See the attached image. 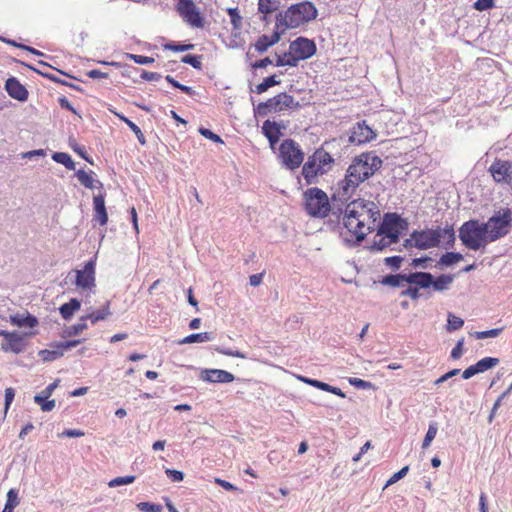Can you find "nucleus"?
Masks as SVG:
<instances>
[{
  "label": "nucleus",
  "mask_w": 512,
  "mask_h": 512,
  "mask_svg": "<svg viewBox=\"0 0 512 512\" xmlns=\"http://www.w3.org/2000/svg\"><path fill=\"white\" fill-rule=\"evenodd\" d=\"M380 220L379 207L370 200L355 199L345 207L342 223L350 236L349 240L362 241L373 231Z\"/></svg>",
  "instance_id": "1"
},
{
  "label": "nucleus",
  "mask_w": 512,
  "mask_h": 512,
  "mask_svg": "<svg viewBox=\"0 0 512 512\" xmlns=\"http://www.w3.org/2000/svg\"><path fill=\"white\" fill-rule=\"evenodd\" d=\"M383 161L374 152H363L353 158L348 166L344 179L340 182L342 195L350 197L367 179L372 177L381 167Z\"/></svg>",
  "instance_id": "2"
},
{
  "label": "nucleus",
  "mask_w": 512,
  "mask_h": 512,
  "mask_svg": "<svg viewBox=\"0 0 512 512\" xmlns=\"http://www.w3.org/2000/svg\"><path fill=\"white\" fill-rule=\"evenodd\" d=\"M334 164L333 156L321 146L308 156L301 174L307 185L317 184L320 177L333 169Z\"/></svg>",
  "instance_id": "3"
},
{
  "label": "nucleus",
  "mask_w": 512,
  "mask_h": 512,
  "mask_svg": "<svg viewBox=\"0 0 512 512\" xmlns=\"http://www.w3.org/2000/svg\"><path fill=\"white\" fill-rule=\"evenodd\" d=\"M318 11L310 1H302L291 5L283 13L276 16L285 30L298 28L301 25L316 19Z\"/></svg>",
  "instance_id": "4"
},
{
  "label": "nucleus",
  "mask_w": 512,
  "mask_h": 512,
  "mask_svg": "<svg viewBox=\"0 0 512 512\" xmlns=\"http://www.w3.org/2000/svg\"><path fill=\"white\" fill-rule=\"evenodd\" d=\"M441 238L446 239L448 244L453 243L455 241L453 227L413 231L410 238L406 240L405 246L425 250L437 247Z\"/></svg>",
  "instance_id": "5"
},
{
  "label": "nucleus",
  "mask_w": 512,
  "mask_h": 512,
  "mask_svg": "<svg viewBox=\"0 0 512 512\" xmlns=\"http://www.w3.org/2000/svg\"><path fill=\"white\" fill-rule=\"evenodd\" d=\"M316 51V44L313 40L298 37L290 43L287 52L277 56L276 66L295 67L301 60L312 57Z\"/></svg>",
  "instance_id": "6"
},
{
  "label": "nucleus",
  "mask_w": 512,
  "mask_h": 512,
  "mask_svg": "<svg viewBox=\"0 0 512 512\" xmlns=\"http://www.w3.org/2000/svg\"><path fill=\"white\" fill-rule=\"evenodd\" d=\"M459 238L463 245L474 251L484 249L491 243L484 223L476 219L462 224L459 229Z\"/></svg>",
  "instance_id": "7"
},
{
  "label": "nucleus",
  "mask_w": 512,
  "mask_h": 512,
  "mask_svg": "<svg viewBox=\"0 0 512 512\" xmlns=\"http://www.w3.org/2000/svg\"><path fill=\"white\" fill-rule=\"evenodd\" d=\"M303 204L306 213L314 218H326L331 212L327 193L318 187H311L304 191Z\"/></svg>",
  "instance_id": "8"
},
{
  "label": "nucleus",
  "mask_w": 512,
  "mask_h": 512,
  "mask_svg": "<svg viewBox=\"0 0 512 512\" xmlns=\"http://www.w3.org/2000/svg\"><path fill=\"white\" fill-rule=\"evenodd\" d=\"M484 226L491 242L507 236L512 229V210L508 207L500 208L484 222Z\"/></svg>",
  "instance_id": "9"
},
{
  "label": "nucleus",
  "mask_w": 512,
  "mask_h": 512,
  "mask_svg": "<svg viewBox=\"0 0 512 512\" xmlns=\"http://www.w3.org/2000/svg\"><path fill=\"white\" fill-rule=\"evenodd\" d=\"M296 106H298V103H295L293 96L282 92L269 98L265 102H260L254 107V114L256 117H265L269 114L280 113Z\"/></svg>",
  "instance_id": "10"
},
{
  "label": "nucleus",
  "mask_w": 512,
  "mask_h": 512,
  "mask_svg": "<svg viewBox=\"0 0 512 512\" xmlns=\"http://www.w3.org/2000/svg\"><path fill=\"white\" fill-rule=\"evenodd\" d=\"M278 157L283 166L289 170H295L303 163L304 152L295 140L285 139L279 146Z\"/></svg>",
  "instance_id": "11"
},
{
  "label": "nucleus",
  "mask_w": 512,
  "mask_h": 512,
  "mask_svg": "<svg viewBox=\"0 0 512 512\" xmlns=\"http://www.w3.org/2000/svg\"><path fill=\"white\" fill-rule=\"evenodd\" d=\"M407 223L396 213L385 214L382 223L379 226L381 234H385L387 239L390 241L399 240V236L404 229H406Z\"/></svg>",
  "instance_id": "12"
},
{
  "label": "nucleus",
  "mask_w": 512,
  "mask_h": 512,
  "mask_svg": "<svg viewBox=\"0 0 512 512\" xmlns=\"http://www.w3.org/2000/svg\"><path fill=\"white\" fill-rule=\"evenodd\" d=\"M177 12L190 26L202 28L204 19L192 0H178Z\"/></svg>",
  "instance_id": "13"
},
{
  "label": "nucleus",
  "mask_w": 512,
  "mask_h": 512,
  "mask_svg": "<svg viewBox=\"0 0 512 512\" xmlns=\"http://www.w3.org/2000/svg\"><path fill=\"white\" fill-rule=\"evenodd\" d=\"M285 31L286 30L281 25V22L279 23V21L276 20L272 33L270 35L263 34L259 36L253 44V48L259 54L266 52L269 48L276 45L281 40Z\"/></svg>",
  "instance_id": "14"
},
{
  "label": "nucleus",
  "mask_w": 512,
  "mask_h": 512,
  "mask_svg": "<svg viewBox=\"0 0 512 512\" xmlns=\"http://www.w3.org/2000/svg\"><path fill=\"white\" fill-rule=\"evenodd\" d=\"M489 172L496 183L510 184L512 181V163L495 159L489 167Z\"/></svg>",
  "instance_id": "15"
},
{
  "label": "nucleus",
  "mask_w": 512,
  "mask_h": 512,
  "mask_svg": "<svg viewBox=\"0 0 512 512\" xmlns=\"http://www.w3.org/2000/svg\"><path fill=\"white\" fill-rule=\"evenodd\" d=\"M26 346L25 335L18 332H9L1 343V350L6 353L20 354L25 350Z\"/></svg>",
  "instance_id": "16"
},
{
  "label": "nucleus",
  "mask_w": 512,
  "mask_h": 512,
  "mask_svg": "<svg viewBox=\"0 0 512 512\" xmlns=\"http://www.w3.org/2000/svg\"><path fill=\"white\" fill-rule=\"evenodd\" d=\"M76 285L77 287L87 290L95 286V264L89 261L81 270H76Z\"/></svg>",
  "instance_id": "17"
},
{
  "label": "nucleus",
  "mask_w": 512,
  "mask_h": 512,
  "mask_svg": "<svg viewBox=\"0 0 512 512\" xmlns=\"http://www.w3.org/2000/svg\"><path fill=\"white\" fill-rule=\"evenodd\" d=\"M376 138V133L365 121L358 122L352 129L350 141L358 145L368 143Z\"/></svg>",
  "instance_id": "18"
},
{
  "label": "nucleus",
  "mask_w": 512,
  "mask_h": 512,
  "mask_svg": "<svg viewBox=\"0 0 512 512\" xmlns=\"http://www.w3.org/2000/svg\"><path fill=\"white\" fill-rule=\"evenodd\" d=\"M59 380L49 384L40 394L34 396V401L37 403L42 411L48 412L54 409L55 400H48L52 395L55 388L58 386Z\"/></svg>",
  "instance_id": "19"
},
{
  "label": "nucleus",
  "mask_w": 512,
  "mask_h": 512,
  "mask_svg": "<svg viewBox=\"0 0 512 512\" xmlns=\"http://www.w3.org/2000/svg\"><path fill=\"white\" fill-rule=\"evenodd\" d=\"M5 90L8 95L18 101H26L28 99L27 89L15 77L8 78L5 83Z\"/></svg>",
  "instance_id": "20"
},
{
  "label": "nucleus",
  "mask_w": 512,
  "mask_h": 512,
  "mask_svg": "<svg viewBox=\"0 0 512 512\" xmlns=\"http://www.w3.org/2000/svg\"><path fill=\"white\" fill-rule=\"evenodd\" d=\"M94 204V220L97 221L101 226L107 224L108 215L105 208V195L99 193L93 197Z\"/></svg>",
  "instance_id": "21"
},
{
  "label": "nucleus",
  "mask_w": 512,
  "mask_h": 512,
  "mask_svg": "<svg viewBox=\"0 0 512 512\" xmlns=\"http://www.w3.org/2000/svg\"><path fill=\"white\" fill-rule=\"evenodd\" d=\"M203 379L212 383H229L234 380V375L225 370L210 369L205 371Z\"/></svg>",
  "instance_id": "22"
},
{
  "label": "nucleus",
  "mask_w": 512,
  "mask_h": 512,
  "mask_svg": "<svg viewBox=\"0 0 512 512\" xmlns=\"http://www.w3.org/2000/svg\"><path fill=\"white\" fill-rule=\"evenodd\" d=\"M263 134L269 140L270 145L273 147L280 139L281 128L278 123L271 120H266L262 126Z\"/></svg>",
  "instance_id": "23"
},
{
  "label": "nucleus",
  "mask_w": 512,
  "mask_h": 512,
  "mask_svg": "<svg viewBox=\"0 0 512 512\" xmlns=\"http://www.w3.org/2000/svg\"><path fill=\"white\" fill-rule=\"evenodd\" d=\"M280 7L279 0H258L257 10L261 20L265 21L268 16L278 11Z\"/></svg>",
  "instance_id": "24"
},
{
  "label": "nucleus",
  "mask_w": 512,
  "mask_h": 512,
  "mask_svg": "<svg viewBox=\"0 0 512 512\" xmlns=\"http://www.w3.org/2000/svg\"><path fill=\"white\" fill-rule=\"evenodd\" d=\"M406 282L419 288H428L432 283V274L428 272H414L406 275Z\"/></svg>",
  "instance_id": "25"
},
{
  "label": "nucleus",
  "mask_w": 512,
  "mask_h": 512,
  "mask_svg": "<svg viewBox=\"0 0 512 512\" xmlns=\"http://www.w3.org/2000/svg\"><path fill=\"white\" fill-rule=\"evenodd\" d=\"M76 177L79 182L86 188L94 189V188H102L103 184L94 178L93 171L86 172L83 169H79L76 172Z\"/></svg>",
  "instance_id": "26"
},
{
  "label": "nucleus",
  "mask_w": 512,
  "mask_h": 512,
  "mask_svg": "<svg viewBox=\"0 0 512 512\" xmlns=\"http://www.w3.org/2000/svg\"><path fill=\"white\" fill-rule=\"evenodd\" d=\"M64 355L59 342L50 345L49 349L39 351V356L44 362H52Z\"/></svg>",
  "instance_id": "27"
},
{
  "label": "nucleus",
  "mask_w": 512,
  "mask_h": 512,
  "mask_svg": "<svg viewBox=\"0 0 512 512\" xmlns=\"http://www.w3.org/2000/svg\"><path fill=\"white\" fill-rule=\"evenodd\" d=\"M10 321L12 324L18 326V327H30L33 328L38 324V321L36 317L27 314H16L14 316H11Z\"/></svg>",
  "instance_id": "28"
},
{
  "label": "nucleus",
  "mask_w": 512,
  "mask_h": 512,
  "mask_svg": "<svg viewBox=\"0 0 512 512\" xmlns=\"http://www.w3.org/2000/svg\"><path fill=\"white\" fill-rule=\"evenodd\" d=\"M226 12L230 17V23L232 25V30L235 33H240V31L243 28V17L240 14L238 7L227 8Z\"/></svg>",
  "instance_id": "29"
},
{
  "label": "nucleus",
  "mask_w": 512,
  "mask_h": 512,
  "mask_svg": "<svg viewBox=\"0 0 512 512\" xmlns=\"http://www.w3.org/2000/svg\"><path fill=\"white\" fill-rule=\"evenodd\" d=\"M81 307L79 300L72 298L69 302L64 303L60 306L59 311L63 319H70L73 314L78 311Z\"/></svg>",
  "instance_id": "30"
},
{
  "label": "nucleus",
  "mask_w": 512,
  "mask_h": 512,
  "mask_svg": "<svg viewBox=\"0 0 512 512\" xmlns=\"http://www.w3.org/2000/svg\"><path fill=\"white\" fill-rule=\"evenodd\" d=\"M454 280V276L450 274H442L438 276L436 279L432 277V283L431 286L435 291H445L449 289L450 285L452 284Z\"/></svg>",
  "instance_id": "31"
},
{
  "label": "nucleus",
  "mask_w": 512,
  "mask_h": 512,
  "mask_svg": "<svg viewBox=\"0 0 512 512\" xmlns=\"http://www.w3.org/2000/svg\"><path fill=\"white\" fill-rule=\"evenodd\" d=\"M110 315V303L106 302V304L103 307H101L97 311H93L92 313L85 315L84 317H87V320H90L92 324H95L98 321L105 320Z\"/></svg>",
  "instance_id": "32"
},
{
  "label": "nucleus",
  "mask_w": 512,
  "mask_h": 512,
  "mask_svg": "<svg viewBox=\"0 0 512 512\" xmlns=\"http://www.w3.org/2000/svg\"><path fill=\"white\" fill-rule=\"evenodd\" d=\"M213 339V336L209 332H201L190 334L179 341V344H191L196 342H208Z\"/></svg>",
  "instance_id": "33"
},
{
  "label": "nucleus",
  "mask_w": 512,
  "mask_h": 512,
  "mask_svg": "<svg viewBox=\"0 0 512 512\" xmlns=\"http://www.w3.org/2000/svg\"><path fill=\"white\" fill-rule=\"evenodd\" d=\"M19 503L18 491L16 489H10L7 492V500L2 512H14V509L19 505Z\"/></svg>",
  "instance_id": "34"
},
{
  "label": "nucleus",
  "mask_w": 512,
  "mask_h": 512,
  "mask_svg": "<svg viewBox=\"0 0 512 512\" xmlns=\"http://www.w3.org/2000/svg\"><path fill=\"white\" fill-rule=\"evenodd\" d=\"M396 243L395 241H390V239H387L386 238V235L385 234H381V231L378 229L375 237H374V240H373V243H372V249L374 250H378V251H381L387 247H389L390 245Z\"/></svg>",
  "instance_id": "35"
},
{
  "label": "nucleus",
  "mask_w": 512,
  "mask_h": 512,
  "mask_svg": "<svg viewBox=\"0 0 512 512\" xmlns=\"http://www.w3.org/2000/svg\"><path fill=\"white\" fill-rule=\"evenodd\" d=\"M498 363H499L498 358L485 357V358L479 360L475 365L478 370V373H483V372L487 371L488 369L495 367Z\"/></svg>",
  "instance_id": "36"
},
{
  "label": "nucleus",
  "mask_w": 512,
  "mask_h": 512,
  "mask_svg": "<svg viewBox=\"0 0 512 512\" xmlns=\"http://www.w3.org/2000/svg\"><path fill=\"white\" fill-rule=\"evenodd\" d=\"M280 83L279 80L276 79L275 75L269 76L263 80V82L259 83L255 87V92L257 94H262L266 92L270 87L276 86Z\"/></svg>",
  "instance_id": "37"
},
{
  "label": "nucleus",
  "mask_w": 512,
  "mask_h": 512,
  "mask_svg": "<svg viewBox=\"0 0 512 512\" xmlns=\"http://www.w3.org/2000/svg\"><path fill=\"white\" fill-rule=\"evenodd\" d=\"M463 259L462 254L457 252H447L440 257L439 263L444 266H451Z\"/></svg>",
  "instance_id": "38"
},
{
  "label": "nucleus",
  "mask_w": 512,
  "mask_h": 512,
  "mask_svg": "<svg viewBox=\"0 0 512 512\" xmlns=\"http://www.w3.org/2000/svg\"><path fill=\"white\" fill-rule=\"evenodd\" d=\"M464 321L451 313L448 314L446 329L448 332L459 330L463 327Z\"/></svg>",
  "instance_id": "39"
},
{
  "label": "nucleus",
  "mask_w": 512,
  "mask_h": 512,
  "mask_svg": "<svg viewBox=\"0 0 512 512\" xmlns=\"http://www.w3.org/2000/svg\"><path fill=\"white\" fill-rule=\"evenodd\" d=\"M52 158L57 163L63 164L66 168L74 169V162L69 154L64 152H57L53 154Z\"/></svg>",
  "instance_id": "40"
},
{
  "label": "nucleus",
  "mask_w": 512,
  "mask_h": 512,
  "mask_svg": "<svg viewBox=\"0 0 512 512\" xmlns=\"http://www.w3.org/2000/svg\"><path fill=\"white\" fill-rule=\"evenodd\" d=\"M402 282H406V275H388L385 276L382 280V283L385 285L397 287L402 284Z\"/></svg>",
  "instance_id": "41"
},
{
  "label": "nucleus",
  "mask_w": 512,
  "mask_h": 512,
  "mask_svg": "<svg viewBox=\"0 0 512 512\" xmlns=\"http://www.w3.org/2000/svg\"><path fill=\"white\" fill-rule=\"evenodd\" d=\"M86 321H87V317L82 316L79 319V322L77 324H74L70 327L68 334L70 336H76V335L81 334L84 330H86L88 328Z\"/></svg>",
  "instance_id": "42"
},
{
  "label": "nucleus",
  "mask_w": 512,
  "mask_h": 512,
  "mask_svg": "<svg viewBox=\"0 0 512 512\" xmlns=\"http://www.w3.org/2000/svg\"><path fill=\"white\" fill-rule=\"evenodd\" d=\"M202 56L201 55H185L182 57L181 61L185 64L191 65L193 68L201 70L202 69Z\"/></svg>",
  "instance_id": "43"
},
{
  "label": "nucleus",
  "mask_w": 512,
  "mask_h": 512,
  "mask_svg": "<svg viewBox=\"0 0 512 512\" xmlns=\"http://www.w3.org/2000/svg\"><path fill=\"white\" fill-rule=\"evenodd\" d=\"M136 479V476L134 475H127L123 477H116L109 481L108 486L113 488L121 485H128L132 484Z\"/></svg>",
  "instance_id": "44"
},
{
  "label": "nucleus",
  "mask_w": 512,
  "mask_h": 512,
  "mask_svg": "<svg viewBox=\"0 0 512 512\" xmlns=\"http://www.w3.org/2000/svg\"><path fill=\"white\" fill-rule=\"evenodd\" d=\"M437 431H438V429H437V426L435 423L429 425L428 431L425 435V438H424L423 444H422V447L424 449L427 448L428 446H430L431 442L436 437Z\"/></svg>",
  "instance_id": "45"
},
{
  "label": "nucleus",
  "mask_w": 512,
  "mask_h": 512,
  "mask_svg": "<svg viewBox=\"0 0 512 512\" xmlns=\"http://www.w3.org/2000/svg\"><path fill=\"white\" fill-rule=\"evenodd\" d=\"M163 47L165 50H171L174 52H183V51L192 50L194 48V45L193 44H178V43L171 42V43L165 44Z\"/></svg>",
  "instance_id": "46"
},
{
  "label": "nucleus",
  "mask_w": 512,
  "mask_h": 512,
  "mask_svg": "<svg viewBox=\"0 0 512 512\" xmlns=\"http://www.w3.org/2000/svg\"><path fill=\"white\" fill-rule=\"evenodd\" d=\"M137 508L141 512H162L163 510L161 505L149 502H140L137 504Z\"/></svg>",
  "instance_id": "47"
},
{
  "label": "nucleus",
  "mask_w": 512,
  "mask_h": 512,
  "mask_svg": "<svg viewBox=\"0 0 512 512\" xmlns=\"http://www.w3.org/2000/svg\"><path fill=\"white\" fill-rule=\"evenodd\" d=\"M126 58L133 60L135 63L140 65H147L152 64L154 62L153 57L144 56V55H137V54H126Z\"/></svg>",
  "instance_id": "48"
},
{
  "label": "nucleus",
  "mask_w": 512,
  "mask_h": 512,
  "mask_svg": "<svg viewBox=\"0 0 512 512\" xmlns=\"http://www.w3.org/2000/svg\"><path fill=\"white\" fill-rule=\"evenodd\" d=\"M495 0H477L473 4V8L477 11H486L494 8Z\"/></svg>",
  "instance_id": "49"
},
{
  "label": "nucleus",
  "mask_w": 512,
  "mask_h": 512,
  "mask_svg": "<svg viewBox=\"0 0 512 512\" xmlns=\"http://www.w3.org/2000/svg\"><path fill=\"white\" fill-rule=\"evenodd\" d=\"M502 330H503V328H495V329L486 330V331H478V332H475L474 336L476 339L493 338V337H497L502 332Z\"/></svg>",
  "instance_id": "50"
},
{
  "label": "nucleus",
  "mask_w": 512,
  "mask_h": 512,
  "mask_svg": "<svg viewBox=\"0 0 512 512\" xmlns=\"http://www.w3.org/2000/svg\"><path fill=\"white\" fill-rule=\"evenodd\" d=\"M408 471H409V466H404L401 470H399L398 472L394 473L390 477V479L386 483V486L394 484L397 481H399L400 479H402L407 474Z\"/></svg>",
  "instance_id": "51"
},
{
  "label": "nucleus",
  "mask_w": 512,
  "mask_h": 512,
  "mask_svg": "<svg viewBox=\"0 0 512 512\" xmlns=\"http://www.w3.org/2000/svg\"><path fill=\"white\" fill-rule=\"evenodd\" d=\"M463 345H464V339H460L457 344L455 345V347L452 349L451 351V358L454 359V360H457L459 359L462 354H463Z\"/></svg>",
  "instance_id": "52"
},
{
  "label": "nucleus",
  "mask_w": 512,
  "mask_h": 512,
  "mask_svg": "<svg viewBox=\"0 0 512 512\" xmlns=\"http://www.w3.org/2000/svg\"><path fill=\"white\" fill-rule=\"evenodd\" d=\"M199 132H200L201 135H203L207 139L212 140L213 142H216V143H222L223 142L222 139L220 138V136H218L217 134L213 133L211 130H209L207 128H200Z\"/></svg>",
  "instance_id": "53"
},
{
  "label": "nucleus",
  "mask_w": 512,
  "mask_h": 512,
  "mask_svg": "<svg viewBox=\"0 0 512 512\" xmlns=\"http://www.w3.org/2000/svg\"><path fill=\"white\" fill-rule=\"evenodd\" d=\"M165 473L173 482H180L184 479L183 472L179 470L166 469Z\"/></svg>",
  "instance_id": "54"
},
{
  "label": "nucleus",
  "mask_w": 512,
  "mask_h": 512,
  "mask_svg": "<svg viewBox=\"0 0 512 512\" xmlns=\"http://www.w3.org/2000/svg\"><path fill=\"white\" fill-rule=\"evenodd\" d=\"M128 127L134 132L139 143L144 145L146 143V139L141 129L134 122H130Z\"/></svg>",
  "instance_id": "55"
},
{
  "label": "nucleus",
  "mask_w": 512,
  "mask_h": 512,
  "mask_svg": "<svg viewBox=\"0 0 512 512\" xmlns=\"http://www.w3.org/2000/svg\"><path fill=\"white\" fill-rule=\"evenodd\" d=\"M385 264L391 268L398 269L403 261L401 256H392L385 258Z\"/></svg>",
  "instance_id": "56"
},
{
  "label": "nucleus",
  "mask_w": 512,
  "mask_h": 512,
  "mask_svg": "<svg viewBox=\"0 0 512 512\" xmlns=\"http://www.w3.org/2000/svg\"><path fill=\"white\" fill-rule=\"evenodd\" d=\"M402 295L416 300L420 297L419 288L410 286L406 290L402 291Z\"/></svg>",
  "instance_id": "57"
},
{
  "label": "nucleus",
  "mask_w": 512,
  "mask_h": 512,
  "mask_svg": "<svg viewBox=\"0 0 512 512\" xmlns=\"http://www.w3.org/2000/svg\"><path fill=\"white\" fill-rule=\"evenodd\" d=\"M349 383L351 385L355 386L356 388H360V389H366L371 386V384L369 382H367L363 379H360V378H350Z\"/></svg>",
  "instance_id": "58"
},
{
  "label": "nucleus",
  "mask_w": 512,
  "mask_h": 512,
  "mask_svg": "<svg viewBox=\"0 0 512 512\" xmlns=\"http://www.w3.org/2000/svg\"><path fill=\"white\" fill-rule=\"evenodd\" d=\"M15 391L13 388L9 387L5 389V410L9 408L11 403L14 400Z\"/></svg>",
  "instance_id": "59"
},
{
  "label": "nucleus",
  "mask_w": 512,
  "mask_h": 512,
  "mask_svg": "<svg viewBox=\"0 0 512 512\" xmlns=\"http://www.w3.org/2000/svg\"><path fill=\"white\" fill-rule=\"evenodd\" d=\"M218 352L223 355H226V356H231V357H236V358H241V359L246 358L245 354H243L242 352L237 351V350L233 351L230 349H218Z\"/></svg>",
  "instance_id": "60"
},
{
  "label": "nucleus",
  "mask_w": 512,
  "mask_h": 512,
  "mask_svg": "<svg viewBox=\"0 0 512 512\" xmlns=\"http://www.w3.org/2000/svg\"><path fill=\"white\" fill-rule=\"evenodd\" d=\"M141 78L146 81H158L161 78V75L157 72L143 71Z\"/></svg>",
  "instance_id": "61"
},
{
  "label": "nucleus",
  "mask_w": 512,
  "mask_h": 512,
  "mask_svg": "<svg viewBox=\"0 0 512 512\" xmlns=\"http://www.w3.org/2000/svg\"><path fill=\"white\" fill-rule=\"evenodd\" d=\"M215 483L228 491L237 490V487L235 485H233L232 483H230L226 480L220 479V478H215Z\"/></svg>",
  "instance_id": "62"
},
{
  "label": "nucleus",
  "mask_w": 512,
  "mask_h": 512,
  "mask_svg": "<svg viewBox=\"0 0 512 512\" xmlns=\"http://www.w3.org/2000/svg\"><path fill=\"white\" fill-rule=\"evenodd\" d=\"M81 342H82L81 340H69V341H65V342H59V344H60L61 349L65 353V351H67L73 347H76Z\"/></svg>",
  "instance_id": "63"
},
{
  "label": "nucleus",
  "mask_w": 512,
  "mask_h": 512,
  "mask_svg": "<svg viewBox=\"0 0 512 512\" xmlns=\"http://www.w3.org/2000/svg\"><path fill=\"white\" fill-rule=\"evenodd\" d=\"M272 64V61L269 57H265L261 60H258L254 63H252V68L253 69H258V68H265L267 67L268 65H271Z\"/></svg>",
  "instance_id": "64"
}]
</instances>
